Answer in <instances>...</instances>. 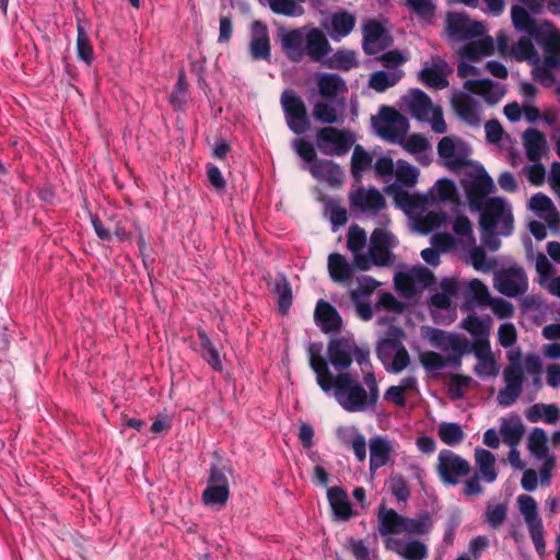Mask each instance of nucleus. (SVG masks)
Listing matches in <instances>:
<instances>
[{"label": "nucleus", "mask_w": 560, "mask_h": 560, "mask_svg": "<svg viewBox=\"0 0 560 560\" xmlns=\"http://www.w3.org/2000/svg\"><path fill=\"white\" fill-rule=\"evenodd\" d=\"M197 336L200 342V355L201 358L217 372L223 371L220 353L217 347L211 341L210 337L203 329L197 331Z\"/></svg>", "instance_id": "obj_31"}, {"label": "nucleus", "mask_w": 560, "mask_h": 560, "mask_svg": "<svg viewBox=\"0 0 560 560\" xmlns=\"http://www.w3.org/2000/svg\"><path fill=\"white\" fill-rule=\"evenodd\" d=\"M305 28L296 27L292 30L280 28L278 37L281 49L285 57L292 62H301L304 58Z\"/></svg>", "instance_id": "obj_13"}, {"label": "nucleus", "mask_w": 560, "mask_h": 560, "mask_svg": "<svg viewBox=\"0 0 560 560\" xmlns=\"http://www.w3.org/2000/svg\"><path fill=\"white\" fill-rule=\"evenodd\" d=\"M280 103L289 129L298 136L305 133L311 120L303 100L295 92L287 90L281 94Z\"/></svg>", "instance_id": "obj_7"}, {"label": "nucleus", "mask_w": 560, "mask_h": 560, "mask_svg": "<svg viewBox=\"0 0 560 560\" xmlns=\"http://www.w3.org/2000/svg\"><path fill=\"white\" fill-rule=\"evenodd\" d=\"M312 115L315 120L327 125L343 121L342 114H338L337 109L332 105L325 102H317L313 106Z\"/></svg>", "instance_id": "obj_43"}, {"label": "nucleus", "mask_w": 560, "mask_h": 560, "mask_svg": "<svg viewBox=\"0 0 560 560\" xmlns=\"http://www.w3.org/2000/svg\"><path fill=\"white\" fill-rule=\"evenodd\" d=\"M454 233L464 238L475 242L472 224L466 215H458L453 223Z\"/></svg>", "instance_id": "obj_64"}, {"label": "nucleus", "mask_w": 560, "mask_h": 560, "mask_svg": "<svg viewBox=\"0 0 560 560\" xmlns=\"http://www.w3.org/2000/svg\"><path fill=\"white\" fill-rule=\"evenodd\" d=\"M448 35L455 40H467L483 35L486 28L479 21L470 20L462 13H448L446 19Z\"/></svg>", "instance_id": "obj_10"}, {"label": "nucleus", "mask_w": 560, "mask_h": 560, "mask_svg": "<svg viewBox=\"0 0 560 560\" xmlns=\"http://www.w3.org/2000/svg\"><path fill=\"white\" fill-rule=\"evenodd\" d=\"M527 287V277L522 267L501 269L494 277V288L509 298L524 294Z\"/></svg>", "instance_id": "obj_8"}, {"label": "nucleus", "mask_w": 560, "mask_h": 560, "mask_svg": "<svg viewBox=\"0 0 560 560\" xmlns=\"http://www.w3.org/2000/svg\"><path fill=\"white\" fill-rule=\"evenodd\" d=\"M328 272L329 277L335 282L349 281L352 276V266L348 262L346 257L339 253H331L328 256Z\"/></svg>", "instance_id": "obj_29"}, {"label": "nucleus", "mask_w": 560, "mask_h": 560, "mask_svg": "<svg viewBox=\"0 0 560 560\" xmlns=\"http://www.w3.org/2000/svg\"><path fill=\"white\" fill-rule=\"evenodd\" d=\"M464 188L470 208L479 209L488 199L487 197L494 191V183L491 176L482 170L470 182L464 183Z\"/></svg>", "instance_id": "obj_11"}, {"label": "nucleus", "mask_w": 560, "mask_h": 560, "mask_svg": "<svg viewBox=\"0 0 560 560\" xmlns=\"http://www.w3.org/2000/svg\"><path fill=\"white\" fill-rule=\"evenodd\" d=\"M402 558L407 560H424L428 558V548L423 542L419 540H412L406 544Z\"/></svg>", "instance_id": "obj_61"}, {"label": "nucleus", "mask_w": 560, "mask_h": 560, "mask_svg": "<svg viewBox=\"0 0 560 560\" xmlns=\"http://www.w3.org/2000/svg\"><path fill=\"white\" fill-rule=\"evenodd\" d=\"M438 434L440 440L450 446L462 443L465 438L462 427L455 422H442L439 427Z\"/></svg>", "instance_id": "obj_45"}, {"label": "nucleus", "mask_w": 560, "mask_h": 560, "mask_svg": "<svg viewBox=\"0 0 560 560\" xmlns=\"http://www.w3.org/2000/svg\"><path fill=\"white\" fill-rule=\"evenodd\" d=\"M419 78L425 85L431 88L445 89L448 85L441 65L423 68L420 71Z\"/></svg>", "instance_id": "obj_44"}, {"label": "nucleus", "mask_w": 560, "mask_h": 560, "mask_svg": "<svg viewBox=\"0 0 560 560\" xmlns=\"http://www.w3.org/2000/svg\"><path fill=\"white\" fill-rule=\"evenodd\" d=\"M366 245V233L357 224H353L348 230L347 247L351 253L361 252Z\"/></svg>", "instance_id": "obj_53"}, {"label": "nucleus", "mask_w": 560, "mask_h": 560, "mask_svg": "<svg viewBox=\"0 0 560 560\" xmlns=\"http://www.w3.org/2000/svg\"><path fill=\"white\" fill-rule=\"evenodd\" d=\"M355 22V16L348 11L340 10L335 12L330 18V37L335 42H339L341 38L348 36L353 31Z\"/></svg>", "instance_id": "obj_27"}, {"label": "nucleus", "mask_w": 560, "mask_h": 560, "mask_svg": "<svg viewBox=\"0 0 560 560\" xmlns=\"http://www.w3.org/2000/svg\"><path fill=\"white\" fill-rule=\"evenodd\" d=\"M471 471L469 462L451 450H441L438 455L436 474L444 486H456Z\"/></svg>", "instance_id": "obj_6"}, {"label": "nucleus", "mask_w": 560, "mask_h": 560, "mask_svg": "<svg viewBox=\"0 0 560 560\" xmlns=\"http://www.w3.org/2000/svg\"><path fill=\"white\" fill-rule=\"evenodd\" d=\"M373 126L381 138L392 143H402L409 128L407 118L389 106L381 107L378 120L373 119Z\"/></svg>", "instance_id": "obj_5"}, {"label": "nucleus", "mask_w": 560, "mask_h": 560, "mask_svg": "<svg viewBox=\"0 0 560 560\" xmlns=\"http://www.w3.org/2000/svg\"><path fill=\"white\" fill-rule=\"evenodd\" d=\"M400 144L407 152L411 154L421 153L429 148L428 139L420 133H413L409 136L408 139H404L402 143Z\"/></svg>", "instance_id": "obj_60"}, {"label": "nucleus", "mask_w": 560, "mask_h": 560, "mask_svg": "<svg viewBox=\"0 0 560 560\" xmlns=\"http://www.w3.org/2000/svg\"><path fill=\"white\" fill-rule=\"evenodd\" d=\"M523 141L527 159L530 162H538L547 144L545 133L535 128H528L523 133Z\"/></svg>", "instance_id": "obj_25"}, {"label": "nucleus", "mask_w": 560, "mask_h": 560, "mask_svg": "<svg viewBox=\"0 0 560 560\" xmlns=\"http://www.w3.org/2000/svg\"><path fill=\"white\" fill-rule=\"evenodd\" d=\"M253 36L249 43V52L253 60L269 61L271 57L270 38L267 26L260 21L252 23Z\"/></svg>", "instance_id": "obj_15"}, {"label": "nucleus", "mask_w": 560, "mask_h": 560, "mask_svg": "<svg viewBox=\"0 0 560 560\" xmlns=\"http://www.w3.org/2000/svg\"><path fill=\"white\" fill-rule=\"evenodd\" d=\"M480 212L479 225L481 231L497 229L500 225V235L508 236L513 231V214L500 197H491L475 209Z\"/></svg>", "instance_id": "obj_2"}, {"label": "nucleus", "mask_w": 560, "mask_h": 560, "mask_svg": "<svg viewBox=\"0 0 560 560\" xmlns=\"http://www.w3.org/2000/svg\"><path fill=\"white\" fill-rule=\"evenodd\" d=\"M494 51V44L491 36H486L481 39L470 40L465 44L459 55L470 61H479L483 56H491Z\"/></svg>", "instance_id": "obj_26"}, {"label": "nucleus", "mask_w": 560, "mask_h": 560, "mask_svg": "<svg viewBox=\"0 0 560 560\" xmlns=\"http://www.w3.org/2000/svg\"><path fill=\"white\" fill-rule=\"evenodd\" d=\"M294 149L298 155L306 163L314 164L320 159L317 158L314 145L304 139H296L294 141Z\"/></svg>", "instance_id": "obj_58"}, {"label": "nucleus", "mask_w": 560, "mask_h": 560, "mask_svg": "<svg viewBox=\"0 0 560 560\" xmlns=\"http://www.w3.org/2000/svg\"><path fill=\"white\" fill-rule=\"evenodd\" d=\"M402 331L398 328H390L387 337L381 340L376 348V355L384 365L393 358V352L400 346Z\"/></svg>", "instance_id": "obj_36"}, {"label": "nucleus", "mask_w": 560, "mask_h": 560, "mask_svg": "<svg viewBox=\"0 0 560 560\" xmlns=\"http://www.w3.org/2000/svg\"><path fill=\"white\" fill-rule=\"evenodd\" d=\"M420 362L427 371H440L446 366L445 357L435 352L427 351L421 353Z\"/></svg>", "instance_id": "obj_57"}, {"label": "nucleus", "mask_w": 560, "mask_h": 560, "mask_svg": "<svg viewBox=\"0 0 560 560\" xmlns=\"http://www.w3.org/2000/svg\"><path fill=\"white\" fill-rule=\"evenodd\" d=\"M326 65L329 69L349 71L352 68L358 67V61L354 51L338 49Z\"/></svg>", "instance_id": "obj_48"}, {"label": "nucleus", "mask_w": 560, "mask_h": 560, "mask_svg": "<svg viewBox=\"0 0 560 560\" xmlns=\"http://www.w3.org/2000/svg\"><path fill=\"white\" fill-rule=\"evenodd\" d=\"M462 327L467 330L474 339L482 336H489L490 334L489 325L476 315H468L464 319Z\"/></svg>", "instance_id": "obj_55"}, {"label": "nucleus", "mask_w": 560, "mask_h": 560, "mask_svg": "<svg viewBox=\"0 0 560 560\" xmlns=\"http://www.w3.org/2000/svg\"><path fill=\"white\" fill-rule=\"evenodd\" d=\"M351 205L362 211L377 213L386 207V200L376 188H370L368 191L359 189L351 196Z\"/></svg>", "instance_id": "obj_19"}, {"label": "nucleus", "mask_w": 560, "mask_h": 560, "mask_svg": "<svg viewBox=\"0 0 560 560\" xmlns=\"http://www.w3.org/2000/svg\"><path fill=\"white\" fill-rule=\"evenodd\" d=\"M323 343L311 342L307 348L308 363L315 373L319 388L328 393L334 389V396L347 412H363L374 410L380 399V387L375 373L368 371L363 376L366 388L350 373L334 375L327 360L322 355Z\"/></svg>", "instance_id": "obj_1"}, {"label": "nucleus", "mask_w": 560, "mask_h": 560, "mask_svg": "<svg viewBox=\"0 0 560 560\" xmlns=\"http://www.w3.org/2000/svg\"><path fill=\"white\" fill-rule=\"evenodd\" d=\"M528 450L539 459L547 457L549 448L547 445V434L541 428H535L528 436Z\"/></svg>", "instance_id": "obj_47"}, {"label": "nucleus", "mask_w": 560, "mask_h": 560, "mask_svg": "<svg viewBox=\"0 0 560 560\" xmlns=\"http://www.w3.org/2000/svg\"><path fill=\"white\" fill-rule=\"evenodd\" d=\"M471 383L472 378L469 375L452 374L447 384V394L450 398L453 400L462 399Z\"/></svg>", "instance_id": "obj_49"}, {"label": "nucleus", "mask_w": 560, "mask_h": 560, "mask_svg": "<svg viewBox=\"0 0 560 560\" xmlns=\"http://www.w3.org/2000/svg\"><path fill=\"white\" fill-rule=\"evenodd\" d=\"M402 77V70H396L393 72L376 71L370 77L369 85L376 92H384L396 85Z\"/></svg>", "instance_id": "obj_39"}, {"label": "nucleus", "mask_w": 560, "mask_h": 560, "mask_svg": "<svg viewBox=\"0 0 560 560\" xmlns=\"http://www.w3.org/2000/svg\"><path fill=\"white\" fill-rule=\"evenodd\" d=\"M267 3L272 12L277 14L293 16L296 15L298 4L294 0H260Z\"/></svg>", "instance_id": "obj_59"}, {"label": "nucleus", "mask_w": 560, "mask_h": 560, "mask_svg": "<svg viewBox=\"0 0 560 560\" xmlns=\"http://www.w3.org/2000/svg\"><path fill=\"white\" fill-rule=\"evenodd\" d=\"M530 13L527 8L515 4L511 8V20L517 31L528 34L534 39H539L541 27Z\"/></svg>", "instance_id": "obj_18"}, {"label": "nucleus", "mask_w": 560, "mask_h": 560, "mask_svg": "<svg viewBox=\"0 0 560 560\" xmlns=\"http://www.w3.org/2000/svg\"><path fill=\"white\" fill-rule=\"evenodd\" d=\"M230 497V489L223 485H208L202 492V501L206 505H224Z\"/></svg>", "instance_id": "obj_46"}, {"label": "nucleus", "mask_w": 560, "mask_h": 560, "mask_svg": "<svg viewBox=\"0 0 560 560\" xmlns=\"http://www.w3.org/2000/svg\"><path fill=\"white\" fill-rule=\"evenodd\" d=\"M430 341L443 349L466 350L467 338L457 334H447L441 329H432Z\"/></svg>", "instance_id": "obj_32"}, {"label": "nucleus", "mask_w": 560, "mask_h": 560, "mask_svg": "<svg viewBox=\"0 0 560 560\" xmlns=\"http://www.w3.org/2000/svg\"><path fill=\"white\" fill-rule=\"evenodd\" d=\"M500 432H501L503 442L506 445H509L511 448H514L520 444V442L523 438V434L525 432V429H524L523 423L518 421L517 423H515L513 425L503 423L501 425Z\"/></svg>", "instance_id": "obj_50"}, {"label": "nucleus", "mask_w": 560, "mask_h": 560, "mask_svg": "<svg viewBox=\"0 0 560 560\" xmlns=\"http://www.w3.org/2000/svg\"><path fill=\"white\" fill-rule=\"evenodd\" d=\"M435 188L440 200L442 201H458V194L456 186L452 179L441 178L435 183Z\"/></svg>", "instance_id": "obj_56"}, {"label": "nucleus", "mask_w": 560, "mask_h": 560, "mask_svg": "<svg viewBox=\"0 0 560 560\" xmlns=\"http://www.w3.org/2000/svg\"><path fill=\"white\" fill-rule=\"evenodd\" d=\"M433 526V520L429 512L423 511L418 514L417 517L411 518L405 516L404 518V532L408 535L421 536L431 532Z\"/></svg>", "instance_id": "obj_37"}, {"label": "nucleus", "mask_w": 560, "mask_h": 560, "mask_svg": "<svg viewBox=\"0 0 560 560\" xmlns=\"http://www.w3.org/2000/svg\"><path fill=\"white\" fill-rule=\"evenodd\" d=\"M362 33V48L368 56L375 55L390 45L392 39L378 21H368L363 25Z\"/></svg>", "instance_id": "obj_12"}, {"label": "nucleus", "mask_w": 560, "mask_h": 560, "mask_svg": "<svg viewBox=\"0 0 560 560\" xmlns=\"http://www.w3.org/2000/svg\"><path fill=\"white\" fill-rule=\"evenodd\" d=\"M378 533L382 537L397 535L404 532V515L394 509L382 508L378 512Z\"/></svg>", "instance_id": "obj_21"}, {"label": "nucleus", "mask_w": 560, "mask_h": 560, "mask_svg": "<svg viewBox=\"0 0 560 560\" xmlns=\"http://www.w3.org/2000/svg\"><path fill=\"white\" fill-rule=\"evenodd\" d=\"M545 52L544 63L549 67L560 66V32L544 35L540 31L539 39H535Z\"/></svg>", "instance_id": "obj_23"}, {"label": "nucleus", "mask_w": 560, "mask_h": 560, "mask_svg": "<svg viewBox=\"0 0 560 560\" xmlns=\"http://www.w3.org/2000/svg\"><path fill=\"white\" fill-rule=\"evenodd\" d=\"M409 110L412 117L425 121L434 109L431 98L423 91L415 89L411 91Z\"/></svg>", "instance_id": "obj_30"}, {"label": "nucleus", "mask_w": 560, "mask_h": 560, "mask_svg": "<svg viewBox=\"0 0 560 560\" xmlns=\"http://www.w3.org/2000/svg\"><path fill=\"white\" fill-rule=\"evenodd\" d=\"M502 375L505 386L499 390L497 400L500 406L510 407L521 396L525 380L520 351L509 354V364Z\"/></svg>", "instance_id": "obj_4"}, {"label": "nucleus", "mask_w": 560, "mask_h": 560, "mask_svg": "<svg viewBox=\"0 0 560 560\" xmlns=\"http://www.w3.org/2000/svg\"><path fill=\"white\" fill-rule=\"evenodd\" d=\"M508 505L499 503L495 505L488 504L485 512V521L494 529L499 528L506 520Z\"/></svg>", "instance_id": "obj_51"}, {"label": "nucleus", "mask_w": 560, "mask_h": 560, "mask_svg": "<svg viewBox=\"0 0 560 560\" xmlns=\"http://www.w3.org/2000/svg\"><path fill=\"white\" fill-rule=\"evenodd\" d=\"M273 291L278 295V311L285 315L292 306V288L288 278L283 273H278L273 282Z\"/></svg>", "instance_id": "obj_34"}, {"label": "nucleus", "mask_w": 560, "mask_h": 560, "mask_svg": "<svg viewBox=\"0 0 560 560\" xmlns=\"http://www.w3.org/2000/svg\"><path fill=\"white\" fill-rule=\"evenodd\" d=\"M330 50L331 46L319 28H305L304 56H308L312 61L319 62Z\"/></svg>", "instance_id": "obj_16"}, {"label": "nucleus", "mask_w": 560, "mask_h": 560, "mask_svg": "<svg viewBox=\"0 0 560 560\" xmlns=\"http://www.w3.org/2000/svg\"><path fill=\"white\" fill-rule=\"evenodd\" d=\"M373 164V155L361 144H355L351 156V174L355 180H360L362 174Z\"/></svg>", "instance_id": "obj_38"}, {"label": "nucleus", "mask_w": 560, "mask_h": 560, "mask_svg": "<svg viewBox=\"0 0 560 560\" xmlns=\"http://www.w3.org/2000/svg\"><path fill=\"white\" fill-rule=\"evenodd\" d=\"M319 95L325 100H332L338 94L347 91L343 79L336 73H322L317 78Z\"/></svg>", "instance_id": "obj_28"}, {"label": "nucleus", "mask_w": 560, "mask_h": 560, "mask_svg": "<svg viewBox=\"0 0 560 560\" xmlns=\"http://www.w3.org/2000/svg\"><path fill=\"white\" fill-rule=\"evenodd\" d=\"M314 319L325 334L339 332L342 328V318L336 307L329 302L319 300L314 312Z\"/></svg>", "instance_id": "obj_14"}, {"label": "nucleus", "mask_w": 560, "mask_h": 560, "mask_svg": "<svg viewBox=\"0 0 560 560\" xmlns=\"http://www.w3.org/2000/svg\"><path fill=\"white\" fill-rule=\"evenodd\" d=\"M510 56L516 61H537V50L529 37H521L516 44L511 47Z\"/></svg>", "instance_id": "obj_42"}, {"label": "nucleus", "mask_w": 560, "mask_h": 560, "mask_svg": "<svg viewBox=\"0 0 560 560\" xmlns=\"http://www.w3.org/2000/svg\"><path fill=\"white\" fill-rule=\"evenodd\" d=\"M327 499L337 520L348 521L352 516V508L343 488H328Z\"/></svg>", "instance_id": "obj_20"}, {"label": "nucleus", "mask_w": 560, "mask_h": 560, "mask_svg": "<svg viewBox=\"0 0 560 560\" xmlns=\"http://www.w3.org/2000/svg\"><path fill=\"white\" fill-rule=\"evenodd\" d=\"M77 56L88 66L94 60V49L81 21L77 23Z\"/></svg>", "instance_id": "obj_40"}, {"label": "nucleus", "mask_w": 560, "mask_h": 560, "mask_svg": "<svg viewBox=\"0 0 560 560\" xmlns=\"http://www.w3.org/2000/svg\"><path fill=\"white\" fill-rule=\"evenodd\" d=\"M388 488L399 502H406L411 495L410 487L401 475L392 476L388 481Z\"/></svg>", "instance_id": "obj_52"}, {"label": "nucleus", "mask_w": 560, "mask_h": 560, "mask_svg": "<svg viewBox=\"0 0 560 560\" xmlns=\"http://www.w3.org/2000/svg\"><path fill=\"white\" fill-rule=\"evenodd\" d=\"M392 452L390 443L383 438H373L370 440V468L375 470L386 465Z\"/></svg>", "instance_id": "obj_33"}, {"label": "nucleus", "mask_w": 560, "mask_h": 560, "mask_svg": "<svg viewBox=\"0 0 560 560\" xmlns=\"http://www.w3.org/2000/svg\"><path fill=\"white\" fill-rule=\"evenodd\" d=\"M406 7L427 21H431L435 14V4L432 0H406Z\"/></svg>", "instance_id": "obj_54"}, {"label": "nucleus", "mask_w": 560, "mask_h": 560, "mask_svg": "<svg viewBox=\"0 0 560 560\" xmlns=\"http://www.w3.org/2000/svg\"><path fill=\"white\" fill-rule=\"evenodd\" d=\"M310 173L317 179H324L335 185L342 180V171L340 166L331 160L320 159L310 165Z\"/></svg>", "instance_id": "obj_22"}, {"label": "nucleus", "mask_w": 560, "mask_h": 560, "mask_svg": "<svg viewBox=\"0 0 560 560\" xmlns=\"http://www.w3.org/2000/svg\"><path fill=\"white\" fill-rule=\"evenodd\" d=\"M418 170L408 163L400 164L396 171L397 180L407 187H412L417 183Z\"/></svg>", "instance_id": "obj_62"}, {"label": "nucleus", "mask_w": 560, "mask_h": 560, "mask_svg": "<svg viewBox=\"0 0 560 560\" xmlns=\"http://www.w3.org/2000/svg\"><path fill=\"white\" fill-rule=\"evenodd\" d=\"M316 148L324 155L343 156L355 142L353 132L334 126H325L316 132Z\"/></svg>", "instance_id": "obj_3"}, {"label": "nucleus", "mask_w": 560, "mask_h": 560, "mask_svg": "<svg viewBox=\"0 0 560 560\" xmlns=\"http://www.w3.org/2000/svg\"><path fill=\"white\" fill-rule=\"evenodd\" d=\"M453 106L460 118L468 124L477 125L479 122L477 106L469 95L460 93L453 98Z\"/></svg>", "instance_id": "obj_35"}, {"label": "nucleus", "mask_w": 560, "mask_h": 560, "mask_svg": "<svg viewBox=\"0 0 560 560\" xmlns=\"http://www.w3.org/2000/svg\"><path fill=\"white\" fill-rule=\"evenodd\" d=\"M355 347L351 338H331L327 345L328 364L330 363L338 373H348L347 370L353 362Z\"/></svg>", "instance_id": "obj_9"}, {"label": "nucleus", "mask_w": 560, "mask_h": 560, "mask_svg": "<svg viewBox=\"0 0 560 560\" xmlns=\"http://www.w3.org/2000/svg\"><path fill=\"white\" fill-rule=\"evenodd\" d=\"M528 207L532 211L542 215L549 210H553V202L547 195L537 192L529 199Z\"/></svg>", "instance_id": "obj_63"}, {"label": "nucleus", "mask_w": 560, "mask_h": 560, "mask_svg": "<svg viewBox=\"0 0 560 560\" xmlns=\"http://www.w3.org/2000/svg\"><path fill=\"white\" fill-rule=\"evenodd\" d=\"M464 89L472 94L480 95L489 104H497L504 96V89L495 88L490 79L467 80Z\"/></svg>", "instance_id": "obj_17"}, {"label": "nucleus", "mask_w": 560, "mask_h": 560, "mask_svg": "<svg viewBox=\"0 0 560 560\" xmlns=\"http://www.w3.org/2000/svg\"><path fill=\"white\" fill-rule=\"evenodd\" d=\"M475 462L477 467L475 474H479L482 480L488 483L497 480L495 457L490 451L477 447L475 450Z\"/></svg>", "instance_id": "obj_24"}, {"label": "nucleus", "mask_w": 560, "mask_h": 560, "mask_svg": "<svg viewBox=\"0 0 560 560\" xmlns=\"http://www.w3.org/2000/svg\"><path fill=\"white\" fill-rule=\"evenodd\" d=\"M517 502L527 528L542 524V521L538 514L537 503L533 497L521 494L517 498Z\"/></svg>", "instance_id": "obj_41"}]
</instances>
